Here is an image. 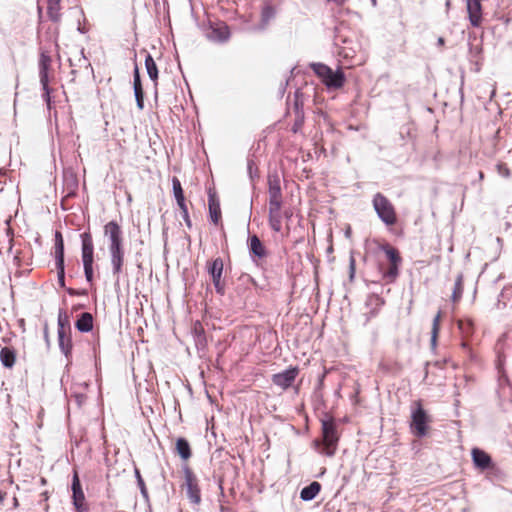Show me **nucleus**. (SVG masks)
<instances>
[{
    "label": "nucleus",
    "mask_w": 512,
    "mask_h": 512,
    "mask_svg": "<svg viewBox=\"0 0 512 512\" xmlns=\"http://www.w3.org/2000/svg\"><path fill=\"white\" fill-rule=\"evenodd\" d=\"M269 185V225L275 232L282 229V194L280 178L277 174L268 177Z\"/></svg>",
    "instance_id": "nucleus-1"
},
{
    "label": "nucleus",
    "mask_w": 512,
    "mask_h": 512,
    "mask_svg": "<svg viewBox=\"0 0 512 512\" xmlns=\"http://www.w3.org/2000/svg\"><path fill=\"white\" fill-rule=\"evenodd\" d=\"M338 432L332 420L322 421V439L313 441L314 448L323 455L333 456L337 450Z\"/></svg>",
    "instance_id": "nucleus-2"
},
{
    "label": "nucleus",
    "mask_w": 512,
    "mask_h": 512,
    "mask_svg": "<svg viewBox=\"0 0 512 512\" xmlns=\"http://www.w3.org/2000/svg\"><path fill=\"white\" fill-rule=\"evenodd\" d=\"M311 67L328 89L335 90L343 86L345 77L340 70L333 71L330 67L321 63H314Z\"/></svg>",
    "instance_id": "nucleus-3"
},
{
    "label": "nucleus",
    "mask_w": 512,
    "mask_h": 512,
    "mask_svg": "<svg viewBox=\"0 0 512 512\" xmlns=\"http://www.w3.org/2000/svg\"><path fill=\"white\" fill-rule=\"evenodd\" d=\"M411 418V430L413 434L418 437L425 436L428 430L430 417L422 408V405L419 401L414 402L412 405Z\"/></svg>",
    "instance_id": "nucleus-4"
},
{
    "label": "nucleus",
    "mask_w": 512,
    "mask_h": 512,
    "mask_svg": "<svg viewBox=\"0 0 512 512\" xmlns=\"http://www.w3.org/2000/svg\"><path fill=\"white\" fill-rule=\"evenodd\" d=\"M373 206L378 214L379 218L387 225H393L396 223V213L392 203L378 193L374 196Z\"/></svg>",
    "instance_id": "nucleus-5"
},
{
    "label": "nucleus",
    "mask_w": 512,
    "mask_h": 512,
    "mask_svg": "<svg viewBox=\"0 0 512 512\" xmlns=\"http://www.w3.org/2000/svg\"><path fill=\"white\" fill-rule=\"evenodd\" d=\"M104 236L107 239L108 247L123 243L121 227L114 221L104 226Z\"/></svg>",
    "instance_id": "nucleus-6"
},
{
    "label": "nucleus",
    "mask_w": 512,
    "mask_h": 512,
    "mask_svg": "<svg viewBox=\"0 0 512 512\" xmlns=\"http://www.w3.org/2000/svg\"><path fill=\"white\" fill-rule=\"evenodd\" d=\"M55 258L59 281L64 283V243L60 232L55 234Z\"/></svg>",
    "instance_id": "nucleus-7"
},
{
    "label": "nucleus",
    "mask_w": 512,
    "mask_h": 512,
    "mask_svg": "<svg viewBox=\"0 0 512 512\" xmlns=\"http://www.w3.org/2000/svg\"><path fill=\"white\" fill-rule=\"evenodd\" d=\"M51 59L49 56L42 54L40 58V82L44 91V98L47 104H50V89L48 87V69Z\"/></svg>",
    "instance_id": "nucleus-8"
},
{
    "label": "nucleus",
    "mask_w": 512,
    "mask_h": 512,
    "mask_svg": "<svg viewBox=\"0 0 512 512\" xmlns=\"http://www.w3.org/2000/svg\"><path fill=\"white\" fill-rule=\"evenodd\" d=\"M72 498H73V504L77 511H86L87 506L85 503V496L83 493V490L81 488L80 480L77 475V473L74 474L73 480H72Z\"/></svg>",
    "instance_id": "nucleus-9"
},
{
    "label": "nucleus",
    "mask_w": 512,
    "mask_h": 512,
    "mask_svg": "<svg viewBox=\"0 0 512 512\" xmlns=\"http://www.w3.org/2000/svg\"><path fill=\"white\" fill-rule=\"evenodd\" d=\"M108 250L110 254L113 273L115 275H118L121 272L124 263V245L122 243L119 245L110 246L108 247Z\"/></svg>",
    "instance_id": "nucleus-10"
},
{
    "label": "nucleus",
    "mask_w": 512,
    "mask_h": 512,
    "mask_svg": "<svg viewBox=\"0 0 512 512\" xmlns=\"http://www.w3.org/2000/svg\"><path fill=\"white\" fill-rule=\"evenodd\" d=\"M185 487L191 502L198 504L200 502V490L198 488L197 479L190 470L185 471Z\"/></svg>",
    "instance_id": "nucleus-11"
},
{
    "label": "nucleus",
    "mask_w": 512,
    "mask_h": 512,
    "mask_svg": "<svg viewBox=\"0 0 512 512\" xmlns=\"http://www.w3.org/2000/svg\"><path fill=\"white\" fill-rule=\"evenodd\" d=\"M297 375V368H289L281 373L273 375L272 381L275 385L281 387L282 389H287L295 381Z\"/></svg>",
    "instance_id": "nucleus-12"
},
{
    "label": "nucleus",
    "mask_w": 512,
    "mask_h": 512,
    "mask_svg": "<svg viewBox=\"0 0 512 512\" xmlns=\"http://www.w3.org/2000/svg\"><path fill=\"white\" fill-rule=\"evenodd\" d=\"M466 7L471 25L479 27L482 22L481 0H466Z\"/></svg>",
    "instance_id": "nucleus-13"
},
{
    "label": "nucleus",
    "mask_w": 512,
    "mask_h": 512,
    "mask_svg": "<svg viewBox=\"0 0 512 512\" xmlns=\"http://www.w3.org/2000/svg\"><path fill=\"white\" fill-rule=\"evenodd\" d=\"M207 36L215 42H224L230 37L229 27L224 23L212 25Z\"/></svg>",
    "instance_id": "nucleus-14"
},
{
    "label": "nucleus",
    "mask_w": 512,
    "mask_h": 512,
    "mask_svg": "<svg viewBox=\"0 0 512 512\" xmlns=\"http://www.w3.org/2000/svg\"><path fill=\"white\" fill-rule=\"evenodd\" d=\"M82 239V261L83 264H93L94 261V246L92 237L89 233H83Z\"/></svg>",
    "instance_id": "nucleus-15"
},
{
    "label": "nucleus",
    "mask_w": 512,
    "mask_h": 512,
    "mask_svg": "<svg viewBox=\"0 0 512 512\" xmlns=\"http://www.w3.org/2000/svg\"><path fill=\"white\" fill-rule=\"evenodd\" d=\"M209 273L212 277L213 283L217 289L218 292H221V286L220 281L222 277L223 272V261L220 258H216L212 261L211 265L209 266Z\"/></svg>",
    "instance_id": "nucleus-16"
},
{
    "label": "nucleus",
    "mask_w": 512,
    "mask_h": 512,
    "mask_svg": "<svg viewBox=\"0 0 512 512\" xmlns=\"http://www.w3.org/2000/svg\"><path fill=\"white\" fill-rule=\"evenodd\" d=\"M472 459L476 467L480 469H487L490 467L491 458L490 456L481 449L474 448L472 450Z\"/></svg>",
    "instance_id": "nucleus-17"
},
{
    "label": "nucleus",
    "mask_w": 512,
    "mask_h": 512,
    "mask_svg": "<svg viewBox=\"0 0 512 512\" xmlns=\"http://www.w3.org/2000/svg\"><path fill=\"white\" fill-rule=\"evenodd\" d=\"M249 249L250 253L259 259H262L266 256V249L256 235H253L249 238Z\"/></svg>",
    "instance_id": "nucleus-18"
},
{
    "label": "nucleus",
    "mask_w": 512,
    "mask_h": 512,
    "mask_svg": "<svg viewBox=\"0 0 512 512\" xmlns=\"http://www.w3.org/2000/svg\"><path fill=\"white\" fill-rule=\"evenodd\" d=\"M339 55L342 56L344 59L349 60L348 61L349 66L361 65L364 62V58L362 56L358 57L356 55L355 49H353V48L343 47L340 50Z\"/></svg>",
    "instance_id": "nucleus-19"
},
{
    "label": "nucleus",
    "mask_w": 512,
    "mask_h": 512,
    "mask_svg": "<svg viewBox=\"0 0 512 512\" xmlns=\"http://www.w3.org/2000/svg\"><path fill=\"white\" fill-rule=\"evenodd\" d=\"M58 342H59L60 349L65 354V356L68 357L72 350V342H71L70 336L67 334L65 329H62L61 331H59Z\"/></svg>",
    "instance_id": "nucleus-20"
},
{
    "label": "nucleus",
    "mask_w": 512,
    "mask_h": 512,
    "mask_svg": "<svg viewBox=\"0 0 512 512\" xmlns=\"http://www.w3.org/2000/svg\"><path fill=\"white\" fill-rule=\"evenodd\" d=\"M321 486L318 482H312L301 490L300 497L305 501L314 499L320 492Z\"/></svg>",
    "instance_id": "nucleus-21"
},
{
    "label": "nucleus",
    "mask_w": 512,
    "mask_h": 512,
    "mask_svg": "<svg viewBox=\"0 0 512 512\" xmlns=\"http://www.w3.org/2000/svg\"><path fill=\"white\" fill-rule=\"evenodd\" d=\"M172 186H173V193H174L175 199L177 201V204H178L180 210H185V206H186L185 198H184L183 190L181 187V183L178 178L174 177L172 179Z\"/></svg>",
    "instance_id": "nucleus-22"
},
{
    "label": "nucleus",
    "mask_w": 512,
    "mask_h": 512,
    "mask_svg": "<svg viewBox=\"0 0 512 512\" xmlns=\"http://www.w3.org/2000/svg\"><path fill=\"white\" fill-rule=\"evenodd\" d=\"M76 328L81 332H89L93 328V317L90 313L81 314L76 322Z\"/></svg>",
    "instance_id": "nucleus-23"
},
{
    "label": "nucleus",
    "mask_w": 512,
    "mask_h": 512,
    "mask_svg": "<svg viewBox=\"0 0 512 512\" xmlns=\"http://www.w3.org/2000/svg\"><path fill=\"white\" fill-rule=\"evenodd\" d=\"M0 359L5 367H12L15 363V354L8 347H4L0 351Z\"/></svg>",
    "instance_id": "nucleus-24"
},
{
    "label": "nucleus",
    "mask_w": 512,
    "mask_h": 512,
    "mask_svg": "<svg viewBox=\"0 0 512 512\" xmlns=\"http://www.w3.org/2000/svg\"><path fill=\"white\" fill-rule=\"evenodd\" d=\"M176 450L180 457L184 460H187L191 456L190 446L189 443L183 439L179 438L176 442Z\"/></svg>",
    "instance_id": "nucleus-25"
},
{
    "label": "nucleus",
    "mask_w": 512,
    "mask_h": 512,
    "mask_svg": "<svg viewBox=\"0 0 512 512\" xmlns=\"http://www.w3.org/2000/svg\"><path fill=\"white\" fill-rule=\"evenodd\" d=\"M209 213L212 222L217 224L220 219L221 212L219 203L213 197H210L209 199Z\"/></svg>",
    "instance_id": "nucleus-26"
},
{
    "label": "nucleus",
    "mask_w": 512,
    "mask_h": 512,
    "mask_svg": "<svg viewBox=\"0 0 512 512\" xmlns=\"http://www.w3.org/2000/svg\"><path fill=\"white\" fill-rule=\"evenodd\" d=\"M60 1L48 0V15L53 21H58L60 18Z\"/></svg>",
    "instance_id": "nucleus-27"
},
{
    "label": "nucleus",
    "mask_w": 512,
    "mask_h": 512,
    "mask_svg": "<svg viewBox=\"0 0 512 512\" xmlns=\"http://www.w3.org/2000/svg\"><path fill=\"white\" fill-rule=\"evenodd\" d=\"M145 66H146L147 73H148L149 77L151 78V80H153V81L157 80V78H158L157 66H156L155 61L153 60L152 56L149 54L145 58Z\"/></svg>",
    "instance_id": "nucleus-28"
},
{
    "label": "nucleus",
    "mask_w": 512,
    "mask_h": 512,
    "mask_svg": "<svg viewBox=\"0 0 512 512\" xmlns=\"http://www.w3.org/2000/svg\"><path fill=\"white\" fill-rule=\"evenodd\" d=\"M383 250L386 253L387 258L389 259L390 264H400L401 257L399 256L396 249L389 245H386L383 247Z\"/></svg>",
    "instance_id": "nucleus-29"
},
{
    "label": "nucleus",
    "mask_w": 512,
    "mask_h": 512,
    "mask_svg": "<svg viewBox=\"0 0 512 512\" xmlns=\"http://www.w3.org/2000/svg\"><path fill=\"white\" fill-rule=\"evenodd\" d=\"M440 319H441V312H438V314L433 319V324H432V337H431L432 346L436 345L437 335H438L439 327H440Z\"/></svg>",
    "instance_id": "nucleus-30"
},
{
    "label": "nucleus",
    "mask_w": 512,
    "mask_h": 512,
    "mask_svg": "<svg viewBox=\"0 0 512 512\" xmlns=\"http://www.w3.org/2000/svg\"><path fill=\"white\" fill-rule=\"evenodd\" d=\"M461 294H462V283H461V278H458V280L456 281V284H455L454 292H453V301H458L461 297Z\"/></svg>",
    "instance_id": "nucleus-31"
},
{
    "label": "nucleus",
    "mask_w": 512,
    "mask_h": 512,
    "mask_svg": "<svg viewBox=\"0 0 512 512\" xmlns=\"http://www.w3.org/2000/svg\"><path fill=\"white\" fill-rule=\"evenodd\" d=\"M84 267V273L86 280L88 282H92L93 280V264H83Z\"/></svg>",
    "instance_id": "nucleus-32"
},
{
    "label": "nucleus",
    "mask_w": 512,
    "mask_h": 512,
    "mask_svg": "<svg viewBox=\"0 0 512 512\" xmlns=\"http://www.w3.org/2000/svg\"><path fill=\"white\" fill-rule=\"evenodd\" d=\"M398 266L399 264H390V267L386 272L385 277L394 279L398 275Z\"/></svg>",
    "instance_id": "nucleus-33"
},
{
    "label": "nucleus",
    "mask_w": 512,
    "mask_h": 512,
    "mask_svg": "<svg viewBox=\"0 0 512 512\" xmlns=\"http://www.w3.org/2000/svg\"><path fill=\"white\" fill-rule=\"evenodd\" d=\"M496 168H497L499 175L506 177V178L510 176V171L506 164L499 163V164H497Z\"/></svg>",
    "instance_id": "nucleus-34"
},
{
    "label": "nucleus",
    "mask_w": 512,
    "mask_h": 512,
    "mask_svg": "<svg viewBox=\"0 0 512 512\" xmlns=\"http://www.w3.org/2000/svg\"><path fill=\"white\" fill-rule=\"evenodd\" d=\"M134 93H135V98L137 101L138 108L143 109V91H142V89L136 88V90H134Z\"/></svg>",
    "instance_id": "nucleus-35"
},
{
    "label": "nucleus",
    "mask_w": 512,
    "mask_h": 512,
    "mask_svg": "<svg viewBox=\"0 0 512 512\" xmlns=\"http://www.w3.org/2000/svg\"><path fill=\"white\" fill-rule=\"evenodd\" d=\"M67 324H68V321H67L66 317H63L60 314L58 317V332L61 331L62 329H65V331L67 332Z\"/></svg>",
    "instance_id": "nucleus-36"
},
{
    "label": "nucleus",
    "mask_w": 512,
    "mask_h": 512,
    "mask_svg": "<svg viewBox=\"0 0 512 512\" xmlns=\"http://www.w3.org/2000/svg\"><path fill=\"white\" fill-rule=\"evenodd\" d=\"M265 21H268L273 16V10L271 7H265L262 12Z\"/></svg>",
    "instance_id": "nucleus-37"
},
{
    "label": "nucleus",
    "mask_w": 512,
    "mask_h": 512,
    "mask_svg": "<svg viewBox=\"0 0 512 512\" xmlns=\"http://www.w3.org/2000/svg\"><path fill=\"white\" fill-rule=\"evenodd\" d=\"M181 214H182V217H183L185 223L187 224V226L190 227L191 226V221H190V218H189L187 206H185V210H181Z\"/></svg>",
    "instance_id": "nucleus-38"
},
{
    "label": "nucleus",
    "mask_w": 512,
    "mask_h": 512,
    "mask_svg": "<svg viewBox=\"0 0 512 512\" xmlns=\"http://www.w3.org/2000/svg\"><path fill=\"white\" fill-rule=\"evenodd\" d=\"M136 88L138 89H142V86H141V82H140V78H139V74H138V70L136 69L135 70V76H134V90H136Z\"/></svg>",
    "instance_id": "nucleus-39"
},
{
    "label": "nucleus",
    "mask_w": 512,
    "mask_h": 512,
    "mask_svg": "<svg viewBox=\"0 0 512 512\" xmlns=\"http://www.w3.org/2000/svg\"><path fill=\"white\" fill-rule=\"evenodd\" d=\"M327 2L332 3L336 6H342L346 0H327Z\"/></svg>",
    "instance_id": "nucleus-40"
},
{
    "label": "nucleus",
    "mask_w": 512,
    "mask_h": 512,
    "mask_svg": "<svg viewBox=\"0 0 512 512\" xmlns=\"http://www.w3.org/2000/svg\"><path fill=\"white\" fill-rule=\"evenodd\" d=\"M284 216H285L286 218H290V217L292 216V212H291V211H289V210H286V211L284 212Z\"/></svg>",
    "instance_id": "nucleus-41"
},
{
    "label": "nucleus",
    "mask_w": 512,
    "mask_h": 512,
    "mask_svg": "<svg viewBox=\"0 0 512 512\" xmlns=\"http://www.w3.org/2000/svg\"><path fill=\"white\" fill-rule=\"evenodd\" d=\"M438 42H439V44H441V45H442V44L444 43L443 38H439Z\"/></svg>",
    "instance_id": "nucleus-42"
},
{
    "label": "nucleus",
    "mask_w": 512,
    "mask_h": 512,
    "mask_svg": "<svg viewBox=\"0 0 512 512\" xmlns=\"http://www.w3.org/2000/svg\"><path fill=\"white\" fill-rule=\"evenodd\" d=\"M346 235L349 236L350 235V228L347 229L346 231Z\"/></svg>",
    "instance_id": "nucleus-43"
}]
</instances>
